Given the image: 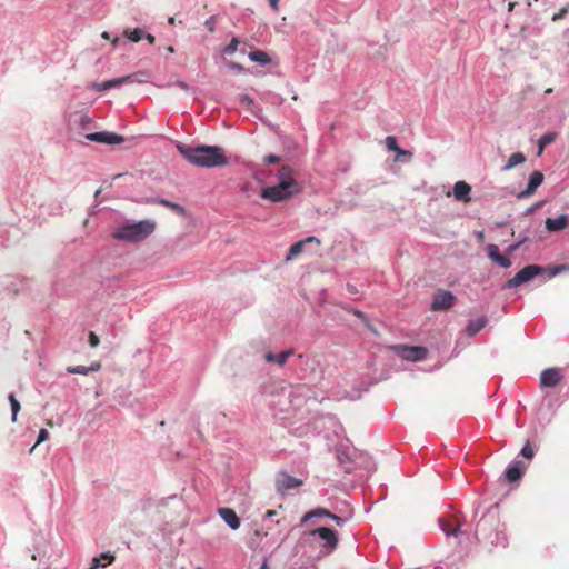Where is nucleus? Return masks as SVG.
Masks as SVG:
<instances>
[{
	"instance_id": "3",
	"label": "nucleus",
	"mask_w": 569,
	"mask_h": 569,
	"mask_svg": "<svg viewBox=\"0 0 569 569\" xmlns=\"http://www.w3.org/2000/svg\"><path fill=\"white\" fill-rule=\"evenodd\" d=\"M156 230V222L141 220L134 223H123L116 228L112 238L126 242H141L150 237Z\"/></svg>"
},
{
	"instance_id": "27",
	"label": "nucleus",
	"mask_w": 569,
	"mask_h": 569,
	"mask_svg": "<svg viewBox=\"0 0 569 569\" xmlns=\"http://www.w3.org/2000/svg\"><path fill=\"white\" fill-rule=\"evenodd\" d=\"M249 58L252 61L261 63V64H267L270 62V57L268 56L267 52H264L262 50H254V51L250 52Z\"/></svg>"
},
{
	"instance_id": "25",
	"label": "nucleus",
	"mask_w": 569,
	"mask_h": 569,
	"mask_svg": "<svg viewBox=\"0 0 569 569\" xmlns=\"http://www.w3.org/2000/svg\"><path fill=\"white\" fill-rule=\"evenodd\" d=\"M439 525H440V528L442 529V531L447 535V536H457L458 532H459V526H456L453 525L450 520L448 519H445V518H440L439 519Z\"/></svg>"
},
{
	"instance_id": "21",
	"label": "nucleus",
	"mask_w": 569,
	"mask_h": 569,
	"mask_svg": "<svg viewBox=\"0 0 569 569\" xmlns=\"http://www.w3.org/2000/svg\"><path fill=\"white\" fill-rule=\"evenodd\" d=\"M100 368H101V363L100 362H93L89 367H86V366L68 367L67 371L69 373H73V375H88L91 371L100 370Z\"/></svg>"
},
{
	"instance_id": "17",
	"label": "nucleus",
	"mask_w": 569,
	"mask_h": 569,
	"mask_svg": "<svg viewBox=\"0 0 569 569\" xmlns=\"http://www.w3.org/2000/svg\"><path fill=\"white\" fill-rule=\"evenodd\" d=\"M488 253H489V257L495 262H497L499 266H501L503 268H508L511 266V261L507 257L500 254L499 248L497 244H489Z\"/></svg>"
},
{
	"instance_id": "41",
	"label": "nucleus",
	"mask_w": 569,
	"mask_h": 569,
	"mask_svg": "<svg viewBox=\"0 0 569 569\" xmlns=\"http://www.w3.org/2000/svg\"><path fill=\"white\" fill-rule=\"evenodd\" d=\"M302 241H305V244L306 243H317V244H320V240L313 236H310V237H307L306 239H303Z\"/></svg>"
},
{
	"instance_id": "2",
	"label": "nucleus",
	"mask_w": 569,
	"mask_h": 569,
	"mask_svg": "<svg viewBox=\"0 0 569 569\" xmlns=\"http://www.w3.org/2000/svg\"><path fill=\"white\" fill-rule=\"evenodd\" d=\"M280 182L276 186L263 188L261 198L272 202H280L291 198L300 191L297 181L292 178V169L288 166L279 171Z\"/></svg>"
},
{
	"instance_id": "7",
	"label": "nucleus",
	"mask_w": 569,
	"mask_h": 569,
	"mask_svg": "<svg viewBox=\"0 0 569 569\" xmlns=\"http://www.w3.org/2000/svg\"><path fill=\"white\" fill-rule=\"evenodd\" d=\"M391 349L399 355L401 358L409 361H419L426 358L427 349L425 347H409L398 345L391 347Z\"/></svg>"
},
{
	"instance_id": "13",
	"label": "nucleus",
	"mask_w": 569,
	"mask_h": 569,
	"mask_svg": "<svg viewBox=\"0 0 569 569\" xmlns=\"http://www.w3.org/2000/svg\"><path fill=\"white\" fill-rule=\"evenodd\" d=\"M527 465L522 461H516L512 466L508 467L505 476L509 482L518 481L527 469Z\"/></svg>"
},
{
	"instance_id": "10",
	"label": "nucleus",
	"mask_w": 569,
	"mask_h": 569,
	"mask_svg": "<svg viewBox=\"0 0 569 569\" xmlns=\"http://www.w3.org/2000/svg\"><path fill=\"white\" fill-rule=\"evenodd\" d=\"M86 138L90 141L108 143V144H119L124 141L122 136L116 134L113 132L101 131L94 133H88Z\"/></svg>"
},
{
	"instance_id": "53",
	"label": "nucleus",
	"mask_w": 569,
	"mask_h": 569,
	"mask_svg": "<svg viewBox=\"0 0 569 569\" xmlns=\"http://www.w3.org/2000/svg\"><path fill=\"white\" fill-rule=\"evenodd\" d=\"M260 569H269L267 560L263 561V563L261 565Z\"/></svg>"
},
{
	"instance_id": "36",
	"label": "nucleus",
	"mask_w": 569,
	"mask_h": 569,
	"mask_svg": "<svg viewBox=\"0 0 569 569\" xmlns=\"http://www.w3.org/2000/svg\"><path fill=\"white\" fill-rule=\"evenodd\" d=\"M568 13V6L562 7L558 12L552 16V21H559Z\"/></svg>"
},
{
	"instance_id": "9",
	"label": "nucleus",
	"mask_w": 569,
	"mask_h": 569,
	"mask_svg": "<svg viewBox=\"0 0 569 569\" xmlns=\"http://www.w3.org/2000/svg\"><path fill=\"white\" fill-rule=\"evenodd\" d=\"M562 380L561 369L548 368L540 375V386L543 388L556 387Z\"/></svg>"
},
{
	"instance_id": "50",
	"label": "nucleus",
	"mask_w": 569,
	"mask_h": 569,
	"mask_svg": "<svg viewBox=\"0 0 569 569\" xmlns=\"http://www.w3.org/2000/svg\"><path fill=\"white\" fill-rule=\"evenodd\" d=\"M164 49H166V51H167L168 53H170V54L174 53V48H173L172 46H168V47H166Z\"/></svg>"
},
{
	"instance_id": "30",
	"label": "nucleus",
	"mask_w": 569,
	"mask_h": 569,
	"mask_svg": "<svg viewBox=\"0 0 569 569\" xmlns=\"http://www.w3.org/2000/svg\"><path fill=\"white\" fill-rule=\"evenodd\" d=\"M303 246H305V241H302V240L292 244L289 249L287 260H291L295 257H297L299 253H301L303 250Z\"/></svg>"
},
{
	"instance_id": "22",
	"label": "nucleus",
	"mask_w": 569,
	"mask_h": 569,
	"mask_svg": "<svg viewBox=\"0 0 569 569\" xmlns=\"http://www.w3.org/2000/svg\"><path fill=\"white\" fill-rule=\"evenodd\" d=\"M526 161V156L522 153V152H515L512 153L506 164L503 166L502 170L503 171H509L511 170L512 168L519 166V164H522L523 162Z\"/></svg>"
},
{
	"instance_id": "49",
	"label": "nucleus",
	"mask_w": 569,
	"mask_h": 569,
	"mask_svg": "<svg viewBox=\"0 0 569 569\" xmlns=\"http://www.w3.org/2000/svg\"><path fill=\"white\" fill-rule=\"evenodd\" d=\"M516 4H517L516 2H509V4H508V11H509V12H512V11H513V9H515V7H516Z\"/></svg>"
},
{
	"instance_id": "11",
	"label": "nucleus",
	"mask_w": 569,
	"mask_h": 569,
	"mask_svg": "<svg viewBox=\"0 0 569 569\" xmlns=\"http://www.w3.org/2000/svg\"><path fill=\"white\" fill-rule=\"evenodd\" d=\"M543 173L540 171H533L530 176L527 188L518 193L519 199L528 198L532 196L537 188L543 182Z\"/></svg>"
},
{
	"instance_id": "15",
	"label": "nucleus",
	"mask_w": 569,
	"mask_h": 569,
	"mask_svg": "<svg viewBox=\"0 0 569 569\" xmlns=\"http://www.w3.org/2000/svg\"><path fill=\"white\" fill-rule=\"evenodd\" d=\"M218 513L232 530H237L240 527V519L233 509L220 508Z\"/></svg>"
},
{
	"instance_id": "20",
	"label": "nucleus",
	"mask_w": 569,
	"mask_h": 569,
	"mask_svg": "<svg viewBox=\"0 0 569 569\" xmlns=\"http://www.w3.org/2000/svg\"><path fill=\"white\" fill-rule=\"evenodd\" d=\"M332 515V512H330L329 510L325 509V508H316L313 510H310L308 512H306L302 517H301V525L308 522L309 520H311L312 518H320V517H327V518H330Z\"/></svg>"
},
{
	"instance_id": "43",
	"label": "nucleus",
	"mask_w": 569,
	"mask_h": 569,
	"mask_svg": "<svg viewBox=\"0 0 569 569\" xmlns=\"http://www.w3.org/2000/svg\"><path fill=\"white\" fill-rule=\"evenodd\" d=\"M330 519H332L337 523V526L343 525V519L335 513L331 515Z\"/></svg>"
},
{
	"instance_id": "35",
	"label": "nucleus",
	"mask_w": 569,
	"mask_h": 569,
	"mask_svg": "<svg viewBox=\"0 0 569 569\" xmlns=\"http://www.w3.org/2000/svg\"><path fill=\"white\" fill-rule=\"evenodd\" d=\"M48 438H49L48 430L47 429H40V431L38 433L37 442L34 443V446L31 448L30 451L32 452L38 445H40L41 442L46 441Z\"/></svg>"
},
{
	"instance_id": "55",
	"label": "nucleus",
	"mask_w": 569,
	"mask_h": 569,
	"mask_svg": "<svg viewBox=\"0 0 569 569\" xmlns=\"http://www.w3.org/2000/svg\"><path fill=\"white\" fill-rule=\"evenodd\" d=\"M118 42H119V38H114V39L112 40V46H113V47H116V46L118 44Z\"/></svg>"
},
{
	"instance_id": "24",
	"label": "nucleus",
	"mask_w": 569,
	"mask_h": 569,
	"mask_svg": "<svg viewBox=\"0 0 569 569\" xmlns=\"http://www.w3.org/2000/svg\"><path fill=\"white\" fill-rule=\"evenodd\" d=\"M557 132H548L541 136L538 141V154L540 156L543 152L545 148L552 143L557 139Z\"/></svg>"
},
{
	"instance_id": "52",
	"label": "nucleus",
	"mask_w": 569,
	"mask_h": 569,
	"mask_svg": "<svg viewBox=\"0 0 569 569\" xmlns=\"http://www.w3.org/2000/svg\"><path fill=\"white\" fill-rule=\"evenodd\" d=\"M274 515H276L274 510H268L266 513L267 517H273Z\"/></svg>"
},
{
	"instance_id": "40",
	"label": "nucleus",
	"mask_w": 569,
	"mask_h": 569,
	"mask_svg": "<svg viewBox=\"0 0 569 569\" xmlns=\"http://www.w3.org/2000/svg\"><path fill=\"white\" fill-rule=\"evenodd\" d=\"M206 27L208 28V30L210 32H213L214 31V17H211L209 18L206 22H204Z\"/></svg>"
},
{
	"instance_id": "28",
	"label": "nucleus",
	"mask_w": 569,
	"mask_h": 569,
	"mask_svg": "<svg viewBox=\"0 0 569 569\" xmlns=\"http://www.w3.org/2000/svg\"><path fill=\"white\" fill-rule=\"evenodd\" d=\"M157 202L159 204L166 207V208L171 209L172 211H174L179 216H184L186 214L184 208L182 206L176 203V202H172V201H169V200H166V199H160Z\"/></svg>"
},
{
	"instance_id": "23",
	"label": "nucleus",
	"mask_w": 569,
	"mask_h": 569,
	"mask_svg": "<svg viewBox=\"0 0 569 569\" xmlns=\"http://www.w3.org/2000/svg\"><path fill=\"white\" fill-rule=\"evenodd\" d=\"M386 146H387L388 150L397 152L398 157L399 156H408V157L412 156V153L410 151L402 150L398 146L397 139L393 136H388L386 138Z\"/></svg>"
},
{
	"instance_id": "1",
	"label": "nucleus",
	"mask_w": 569,
	"mask_h": 569,
	"mask_svg": "<svg viewBox=\"0 0 569 569\" xmlns=\"http://www.w3.org/2000/svg\"><path fill=\"white\" fill-rule=\"evenodd\" d=\"M179 153L190 163L201 168H214L228 164V158L218 146H177Z\"/></svg>"
},
{
	"instance_id": "8",
	"label": "nucleus",
	"mask_w": 569,
	"mask_h": 569,
	"mask_svg": "<svg viewBox=\"0 0 569 569\" xmlns=\"http://www.w3.org/2000/svg\"><path fill=\"white\" fill-rule=\"evenodd\" d=\"M455 302L456 297L450 291L438 290L433 296L431 302V310H449L450 308L453 307Z\"/></svg>"
},
{
	"instance_id": "33",
	"label": "nucleus",
	"mask_w": 569,
	"mask_h": 569,
	"mask_svg": "<svg viewBox=\"0 0 569 569\" xmlns=\"http://www.w3.org/2000/svg\"><path fill=\"white\" fill-rule=\"evenodd\" d=\"M549 274L555 277L563 271H569V264H557L548 269Z\"/></svg>"
},
{
	"instance_id": "57",
	"label": "nucleus",
	"mask_w": 569,
	"mask_h": 569,
	"mask_svg": "<svg viewBox=\"0 0 569 569\" xmlns=\"http://www.w3.org/2000/svg\"><path fill=\"white\" fill-rule=\"evenodd\" d=\"M518 248H519V244H515V246H512V247L510 248V250H511V251H515V250H517Z\"/></svg>"
},
{
	"instance_id": "48",
	"label": "nucleus",
	"mask_w": 569,
	"mask_h": 569,
	"mask_svg": "<svg viewBox=\"0 0 569 569\" xmlns=\"http://www.w3.org/2000/svg\"><path fill=\"white\" fill-rule=\"evenodd\" d=\"M230 67H231L232 69H237V70H240V71L243 69V68H242V66H241V64H239V63H231V64H230Z\"/></svg>"
},
{
	"instance_id": "39",
	"label": "nucleus",
	"mask_w": 569,
	"mask_h": 569,
	"mask_svg": "<svg viewBox=\"0 0 569 569\" xmlns=\"http://www.w3.org/2000/svg\"><path fill=\"white\" fill-rule=\"evenodd\" d=\"M240 102H241V104L251 107L253 104V99L248 94H242V96H240Z\"/></svg>"
},
{
	"instance_id": "18",
	"label": "nucleus",
	"mask_w": 569,
	"mask_h": 569,
	"mask_svg": "<svg viewBox=\"0 0 569 569\" xmlns=\"http://www.w3.org/2000/svg\"><path fill=\"white\" fill-rule=\"evenodd\" d=\"M488 323V319L486 317H479L477 319L470 320L467 326V335L469 337H475L478 332H480Z\"/></svg>"
},
{
	"instance_id": "26",
	"label": "nucleus",
	"mask_w": 569,
	"mask_h": 569,
	"mask_svg": "<svg viewBox=\"0 0 569 569\" xmlns=\"http://www.w3.org/2000/svg\"><path fill=\"white\" fill-rule=\"evenodd\" d=\"M123 36L129 39L130 41L137 43L139 42L141 39H143V36H144V30L141 29V28H134L132 30L130 29H126L123 31Z\"/></svg>"
},
{
	"instance_id": "31",
	"label": "nucleus",
	"mask_w": 569,
	"mask_h": 569,
	"mask_svg": "<svg viewBox=\"0 0 569 569\" xmlns=\"http://www.w3.org/2000/svg\"><path fill=\"white\" fill-rule=\"evenodd\" d=\"M520 455L528 460H531L533 458L535 449H533L532 445L530 443V441H527V443L521 449Z\"/></svg>"
},
{
	"instance_id": "5",
	"label": "nucleus",
	"mask_w": 569,
	"mask_h": 569,
	"mask_svg": "<svg viewBox=\"0 0 569 569\" xmlns=\"http://www.w3.org/2000/svg\"><path fill=\"white\" fill-rule=\"evenodd\" d=\"M543 271V269L536 264H530L525 268H522L520 271L516 273V276L511 279H509L505 283V288H515L518 287L525 282L530 281L536 276L540 274Z\"/></svg>"
},
{
	"instance_id": "29",
	"label": "nucleus",
	"mask_w": 569,
	"mask_h": 569,
	"mask_svg": "<svg viewBox=\"0 0 569 569\" xmlns=\"http://www.w3.org/2000/svg\"><path fill=\"white\" fill-rule=\"evenodd\" d=\"M8 399H9V402L11 406V411H12L11 420H12V422H16L17 416H18V412L20 411L21 406L13 393H10Z\"/></svg>"
},
{
	"instance_id": "51",
	"label": "nucleus",
	"mask_w": 569,
	"mask_h": 569,
	"mask_svg": "<svg viewBox=\"0 0 569 569\" xmlns=\"http://www.w3.org/2000/svg\"><path fill=\"white\" fill-rule=\"evenodd\" d=\"M101 37L106 40L110 39V33L108 31L102 32Z\"/></svg>"
},
{
	"instance_id": "45",
	"label": "nucleus",
	"mask_w": 569,
	"mask_h": 569,
	"mask_svg": "<svg viewBox=\"0 0 569 569\" xmlns=\"http://www.w3.org/2000/svg\"><path fill=\"white\" fill-rule=\"evenodd\" d=\"M176 84L181 88L182 90H186L188 91L190 89L189 84L186 83L184 81H177Z\"/></svg>"
},
{
	"instance_id": "14",
	"label": "nucleus",
	"mask_w": 569,
	"mask_h": 569,
	"mask_svg": "<svg viewBox=\"0 0 569 569\" xmlns=\"http://www.w3.org/2000/svg\"><path fill=\"white\" fill-rule=\"evenodd\" d=\"M470 192L471 187L466 181H458L453 186V196L458 201L470 202Z\"/></svg>"
},
{
	"instance_id": "42",
	"label": "nucleus",
	"mask_w": 569,
	"mask_h": 569,
	"mask_svg": "<svg viewBox=\"0 0 569 569\" xmlns=\"http://www.w3.org/2000/svg\"><path fill=\"white\" fill-rule=\"evenodd\" d=\"M264 358L267 362H277V356L272 352H268Z\"/></svg>"
},
{
	"instance_id": "38",
	"label": "nucleus",
	"mask_w": 569,
	"mask_h": 569,
	"mask_svg": "<svg viewBox=\"0 0 569 569\" xmlns=\"http://www.w3.org/2000/svg\"><path fill=\"white\" fill-rule=\"evenodd\" d=\"M266 164H277L280 161V158L276 154H268L263 159Z\"/></svg>"
},
{
	"instance_id": "46",
	"label": "nucleus",
	"mask_w": 569,
	"mask_h": 569,
	"mask_svg": "<svg viewBox=\"0 0 569 569\" xmlns=\"http://www.w3.org/2000/svg\"><path fill=\"white\" fill-rule=\"evenodd\" d=\"M353 313H355V316H356V317H358V318H359V319H361L362 321H366V322H367V317H366V315H365L362 311H360V310H355V312H353Z\"/></svg>"
},
{
	"instance_id": "37",
	"label": "nucleus",
	"mask_w": 569,
	"mask_h": 569,
	"mask_svg": "<svg viewBox=\"0 0 569 569\" xmlns=\"http://www.w3.org/2000/svg\"><path fill=\"white\" fill-rule=\"evenodd\" d=\"M100 343V339L99 337L93 332V331H90L89 332V345L91 348H97Z\"/></svg>"
},
{
	"instance_id": "6",
	"label": "nucleus",
	"mask_w": 569,
	"mask_h": 569,
	"mask_svg": "<svg viewBox=\"0 0 569 569\" xmlns=\"http://www.w3.org/2000/svg\"><path fill=\"white\" fill-rule=\"evenodd\" d=\"M142 76H143L142 73H136V74H128V76H123L120 78L107 80L102 83L94 82L90 86V88L97 92L106 91V90L117 88V87H119L121 84H126V83L143 82L144 80L139 78Z\"/></svg>"
},
{
	"instance_id": "19",
	"label": "nucleus",
	"mask_w": 569,
	"mask_h": 569,
	"mask_svg": "<svg viewBox=\"0 0 569 569\" xmlns=\"http://www.w3.org/2000/svg\"><path fill=\"white\" fill-rule=\"evenodd\" d=\"M116 557L110 552L101 553L99 557L93 558L92 565L89 569L104 568L114 561Z\"/></svg>"
},
{
	"instance_id": "12",
	"label": "nucleus",
	"mask_w": 569,
	"mask_h": 569,
	"mask_svg": "<svg viewBox=\"0 0 569 569\" xmlns=\"http://www.w3.org/2000/svg\"><path fill=\"white\" fill-rule=\"evenodd\" d=\"M545 223H546V229L549 232L562 231L569 227V216L560 214L557 218H548Z\"/></svg>"
},
{
	"instance_id": "56",
	"label": "nucleus",
	"mask_w": 569,
	"mask_h": 569,
	"mask_svg": "<svg viewBox=\"0 0 569 569\" xmlns=\"http://www.w3.org/2000/svg\"><path fill=\"white\" fill-rule=\"evenodd\" d=\"M81 121H82V123H87L90 121V119L88 117H82Z\"/></svg>"
},
{
	"instance_id": "44",
	"label": "nucleus",
	"mask_w": 569,
	"mask_h": 569,
	"mask_svg": "<svg viewBox=\"0 0 569 569\" xmlns=\"http://www.w3.org/2000/svg\"><path fill=\"white\" fill-rule=\"evenodd\" d=\"M143 38H144V39H146L150 44H153V43L156 42V38H154L152 34H150V33H146V32H144Z\"/></svg>"
},
{
	"instance_id": "47",
	"label": "nucleus",
	"mask_w": 569,
	"mask_h": 569,
	"mask_svg": "<svg viewBox=\"0 0 569 569\" xmlns=\"http://www.w3.org/2000/svg\"><path fill=\"white\" fill-rule=\"evenodd\" d=\"M269 4L274 11L279 10V0H269Z\"/></svg>"
},
{
	"instance_id": "16",
	"label": "nucleus",
	"mask_w": 569,
	"mask_h": 569,
	"mask_svg": "<svg viewBox=\"0 0 569 569\" xmlns=\"http://www.w3.org/2000/svg\"><path fill=\"white\" fill-rule=\"evenodd\" d=\"M277 483L278 489L284 491L300 487L302 485V481L300 479L283 473L279 477Z\"/></svg>"
},
{
	"instance_id": "4",
	"label": "nucleus",
	"mask_w": 569,
	"mask_h": 569,
	"mask_svg": "<svg viewBox=\"0 0 569 569\" xmlns=\"http://www.w3.org/2000/svg\"><path fill=\"white\" fill-rule=\"evenodd\" d=\"M305 536H307V537L318 536L323 541L321 549L325 555H329V553L333 552L337 549L338 543H339L337 532L327 527H319L316 529L308 530L305 532Z\"/></svg>"
},
{
	"instance_id": "34",
	"label": "nucleus",
	"mask_w": 569,
	"mask_h": 569,
	"mask_svg": "<svg viewBox=\"0 0 569 569\" xmlns=\"http://www.w3.org/2000/svg\"><path fill=\"white\" fill-rule=\"evenodd\" d=\"M239 46V40L237 38H232L230 43L223 49V52L227 54H232L237 51Z\"/></svg>"
},
{
	"instance_id": "32",
	"label": "nucleus",
	"mask_w": 569,
	"mask_h": 569,
	"mask_svg": "<svg viewBox=\"0 0 569 569\" xmlns=\"http://www.w3.org/2000/svg\"><path fill=\"white\" fill-rule=\"evenodd\" d=\"M292 355H293L292 349L282 351L280 355L277 356V363L281 367L284 366L288 358L291 357Z\"/></svg>"
},
{
	"instance_id": "54",
	"label": "nucleus",
	"mask_w": 569,
	"mask_h": 569,
	"mask_svg": "<svg viewBox=\"0 0 569 569\" xmlns=\"http://www.w3.org/2000/svg\"><path fill=\"white\" fill-rule=\"evenodd\" d=\"M168 22H169V24H174L176 20H174V18H173V17H170V18L168 19Z\"/></svg>"
}]
</instances>
